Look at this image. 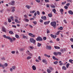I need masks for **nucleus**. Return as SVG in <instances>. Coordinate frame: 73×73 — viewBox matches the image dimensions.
I'll list each match as a JSON object with an SVG mask.
<instances>
[{
    "label": "nucleus",
    "mask_w": 73,
    "mask_h": 73,
    "mask_svg": "<svg viewBox=\"0 0 73 73\" xmlns=\"http://www.w3.org/2000/svg\"><path fill=\"white\" fill-rule=\"evenodd\" d=\"M68 2H72V0H67Z\"/></svg>",
    "instance_id": "338daca9"
},
{
    "label": "nucleus",
    "mask_w": 73,
    "mask_h": 73,
    "mask_svg": "<svg viewBox=\"0 0 73 73\" xmlns=\"http://www.w3.org/2000/svg\"><path fill=\"white\" fill-rule=\"evenodd\" d=\"M12 69H13V70H15V69H16V66H13L12 67Z\"/></svg>",
    "instance_id": "58836bf2"
},
{
    "label": "nucleus",
    "mask_w": 73,
    "mask_h": 73,
    "mask_svg": "<svg viewBox=\"0 0 73 73\" xmlns=\"http://www.w3.org/2000/svg\"><path fill=\"white\" fill-rule=\"evenodd\" d=\"M50 22V21H46L44 23V24H45V25H47L48 24H49Z\"/></svg>",
    "instance_id": "9b49d317"
},
{
    "label": "nucleus",
    "mask_w": 73,
    "mask_h": 73,
    "mask_svg": "<svg viewBox=\"0 0 73 73\" xmlns=\"http://www.w3.org/2000/svg\"><path fill=\"white\" fill-rule=\"evenodd\" d=\"M48 17H51L52 16V14H49L48 15Z\"/></svg>",
    "instance_id": "a878e982"
},
{
    "label": "nucleus",
    "mask_w": 73,
    "mask_h": 73,
    "mask_svg": "<svg viewBox=\"0 0 73 73\" xmlns=\"http://www.w3.org/2000/svg\"><path fill=\"white\" fill-rule=\"evenodd\" d=\"M23 38H26V39H27V40H28V37L25 36H23Z\"/></svg>",
    "instance_id": "412c9836"
},
{
    "label": "nucleus",
    "mask_w": 73,
    "mask_h": 73,
    "mask_svg": "<svg viewBox=\"0 0 73 73\" xmlns=\"http://www.w3.org/2000/svg\"><path fill=\"white\" fill-rule=\"evenodd\" d=\"M29 27H30V28H33V27L32 25H29Z\"/></svg>",
    "instance_id": "680f3d73"
},
{
    "label": "nucleus",
    "mask_w": 73,
    "mask_h": 73,
    "mask_svg": "<svg viewBox=\"0 0 73 73\" xmlns=\"http://www.w3.org/2000/svg\"><path fill=\"white\" fill-rule=\"evenodd\" d=\"M42 61L43 63H45V64L46 65L47 64V61H46V60H44V59H43L42 60Z\"/></svg>",
    "instance_id": "f8f14e48"
},
{
    "label": "nucleus",
    "mask_w": 73,
    "mask_h": 73,
    "mask_svg": "<svg viewBox=\"0 0 73 73\" xmlns=\"http://www.w3.org/2000/svg\"><path fill=\"white\" fill-rule=\"evenodd\" d=\"M8 21L9 23H11V19H8Z\"/></svg>",
    "instance_id": "603ef678"
},
{
    "label": "nucleus",
    "mask_w": 73,
    "mask_h": 73,
    "mask_svg": "<svg viewBox=\"0 0 73 73\" xmlns=\"http://www.w3.org/2000/svg\"><path fill=\"white\" fill-rule=\"evenodd\" d=\"M26 53L28 54L29 56H33V54H32L29 51V50H27V52H26Z\"/></svg>",
    "instance_id": "423d86ee"
},
{
    "label": "nucleus",
    "mask_w": 73,
    "mask_h": 73,
    "mask_svg": "<svg viewBox=\"0 0 73 73\" xmlns=\"http://www.w3.org/2000/svg\"><path fill=\"white\" fill-rule=\"evenodd\" d=\"M50 36L52 37V38H55L54 37V35H52V34H50Z\"/></svg>",
    "instance_id": "393cba45"
},
{
    "label": "nucleus",
    "mask_w": 73,
    "mask_h": 73,
    "mask_svg": "<svg viewBox=\"0 0 73 73\" xmlns=\"http://www.w3.org/2000/svg\"><path fill=\"white\" fill-rule=\"evenodd\" d=\"M62 69H63V70H66V67H65V66H63L62 67Z\"/></svg>",
    "instance_id": "72a5a7b5"
},
{
    "label": "nucleus",
    "mask_w": 73,
    "mask_h": 73,
    "mask_svg": "<svg viewBox=\"0 0 73 73\" xmlns=\"http://www.w3.org/2000/svg\"><path fill=\"white\" fill-rule=\"evenodd\" d=\"M52 58L54 60H58V59H57L56 58V57H55V56H53L52 57Z\"/></svg>",
    "instance_id": "bb28decb"
},
{
    "label": "nucleus",
    "mask_w": 73,
    "mask_h": 73,
    "mask_svg": "<svg viewBox=\"0 0 73 73\" xmlns=\"http://www.w3.org/2000/svg\"><path fill=\"white\" fill-rule=\"evenodd\" d=\"M31 37H36V35H33V34H32V36H31Z\"/></svg>",
    "instance_id": "ea45409f"
},
{
    "label": "nucleus",
    "mask_w": 73,
    "mask_h": 73,
    "mask_svg": "<svg viewBox=\"0 0 73 73\" xmlns=\"http://www.w3.org/2000/svg\"><path fill=\"white\" fill-rule=\"evenodd\" d=\"M11 38V39H12V41H10V42H13V41H15L16 40V38H15V37H13V38Z\"/></svg>",
    "instance_id": "ddd939ff"
},
{
    "label": "nucleus",
    "mask_w": 73,
    "mask_h": 73,
    "mask_svg": "<svg viewBox=\"0 0 73 73\" xmlns=\"http://www.w3.org/2000/svg\"><path fill=\"white\" fill-rule=\"evenodd\" d=\"M46 48L47 49H49L50 50V49H52V47L50 46L47 45L46 46Z\"/></svg>",
    "instance_id": "0eeeda50"
},
{
    "label": "nucleus",
    "mask_w": 73,
    "mask_h": 73,
    "mask_svg": "<svg viewBox=\"0 0 73 73\" xmlns=\"http://www.w3.org/2000/svg\"><path fill=\"white\" fill-rule=\"evenodd\" d=\"M31 42L33 43L34 44H35L36 43V40H34V38H31L30 39Z\"/></svg>",
    "instance_id": "7ed1b4c3"
},
{
    "label": "nucleus",
    "mask_w": 73,
    "mask_h": 73,
    "mask_svg": "<svg viewBox=\"0 0 73 73\" xmlns=\"http://www.w3.org/2000/svg\"><path fill=\"white\" fill-rule=\"evenodd\" d=\"M63 21L66 24V23H67V22H66V21L65 19Z\"/></svg>",
    "instance_id": "4d7b16f0"
},
{
    "label": "nucleus",
    "mask_w": 73,
    "mask_h": 73,
    "mask_svg": "<svg viewBox=\"0 0 73 73\" xmlns=\"http://www.w3.org/2000/svg\"><path fill=\"white\" fill-rule=\"evenodd\" d=\"M36 13L38 15H40V12H39V11H36Z\"/></svg>",
    "instance_id": "2f4dec72"
},
{
    "label": "nucleus",
    "mask_w": 73,
    "mask_h": 73,
    "mask_svg": "<svg viewBox=\"0 0 73 73\" xmlns=\"http://www.w3.org/2000/svg\"><path fill=\"white\" fill-rule=\"evenodd\" d=\"M10 19H11V20H12V21H13V20H14V19H13V16L11 17Z\"/></svg>",
    "instance_id": "c85d7f7f"
},
{
    "label": "nucleus",
    "mask_w": 73,
    "mask_h": 73,
    "mask_svg": "<svg viewBox=\"0 0 73 73\" xmlns=\"http://www.w3.org/2000/svg\"><path fill=\"white\" fill-rule=\"evenodd\" d=\"M52 11L54 13H56V14H57V13H56V9H53Z\"/></svg>",
    "instance_id": "4be33fe9"
},
{
    "label": "nucleus",
    "mask_w": 73,
    "mask_h": 73,
    "mask_svg": "<svg viewBox=\"0 0 73 73\" xmlns=\"http://www.w3.org/2000/svg\"><path fill=\"white\" fill-rule=\"evenodd\" d=\"M72 61H73V60L70 59L69 60V62H70V63H71V64H73V62Z\"/></svg>",
    "instance_id": "cd10ccee"
},
{
    "label": "nucleus",
    "mask_w": 73,
    "mask_h": 73,
    "mask_svg": "<svg viewBox=\"0 0 73 73\" xmlns=\"http://www.w3.org/2000/svg\"><path fill=\"white\" fill-rule=\"evenodd\" d=\"M30 49H34V47L33 46H30Z\"/></svg>",
    "instance_id": "4c0bfd02"
},
{
    "label": "nucleus",
    "mask_w": 73,
    "mask_h": 73,
    "mask_svg": "<svg viewBox=\"0 0 73 73\" xmlns=\"http://www.w3.org/2000/svg\"><path fill=\"white\" fill-rule=\"evenodd\" d=\"M50 24L51 26L53 27L54 28H56V22H52L50 23Z\"/></svg>",
    "instance_id": "f257e3e1"
},
{
    "label": "nucleus",
    "mask_w": 73,
    "mask_h": 73,
    "mask_svg": "<svg viewBox=\"0 0 73 73\" xmlns=\"http://www.w3.org/2000/svg\"><path fill=\"white\" fill-rule=\"evenodd\" d=\"M4 65L5 66V67H7V66H8V64L7 63H6L4 64Z\"/></svg>",
    "instance_id": "5fc2aeb1"
},
{
    "label": "nucleus",
    "mask_w": 73,
    "mask_h": 73,
    "mask_svg": "<svg viewBox=\"0 0 73 73\" xmlns=\"http://www.w3.org/2000/svg\"><path fill=\"white\" fill-rule=\"evenodd\" d=\"M60 30H62L63 29V28L62 27H60L59 28Z\"/></svg>",
    "instance_id": "6e6d98bb"
},
{
    "label": "nucleus",
    "mask_w": 73,
    "mask_h": 73,
    "mask_svg": "<svg viewBox=\"0 0 73 73\" xmlns=\"http://www.w3.org/2000/svg\"><path fill=\"white\" fill-rule=\"evenodd\" d=\"M11 53L12 54H15V51H12L11 52Z\"/></svg>",
    "instance_id": "bf43d9fd"
},
{
    "label": "nucleus",
    "mask_w": 73,
    "mask_h": 73,
    "mask_svg": "<svg viewBox=\"0 0 73 73\" xmlns=\"http://www.w3.org/2000/svg\"><path fill=\"white\" fill-rule=\"evenodd\" d=\"M61 52H62V53H64V50L62 49L61 50Z\"/></svg>",
    "instance_id": "0e129e2a"
},
{
    "label": "nucleus",
    "mask_w": 73,
    "mask_h": 73,
    "mask_svg": "<svg viewBox=\"0 0 73 73\" xmlns=\"http://www.w3.org/2000/svg\"><path fill=\"white\" fill-rule=\"evenodd\" d=\"M33 24H35V25H36V24H37V22L35 21L33 22Z\"/></svg>",
    "instance_id": "79ce46f5"
},
{
    "label": "nucleus",
    "mask_w": 73,
    "mask_h": 73,
    "mask_svg": "<svg viewBox=\"0 0 73 73\" xmlns=\"http://www.w3.org/2000/svg\"><path fill=\"white\" fill-rule=\"evenodd\" d=\"M20 50L21 51H23V50H24V49L23 48H21V49H20Z\"/></svg>",
    "instance_id": "774afa93"
},
{
    "label": "nucleus",
    "mask_w": 73,
    "mask_h": 73,
    "mask_svg": "<svg viewBox=\"0 0 73 73\" xmlns=\"http://www.w3.org/2000/svg\"><path fill=\"white\" fill-rule=\"evenodd\" d=\"M50 7L51 8H55V6H54V5H50Z\"/></svg>",
    "instance_id": "7c9ffc66"
},
{
    "label": "nucleus",
    "mask_w": 73,
    "mask_h": 73,
    "mask_svg": "<svg viewBox=\"0 0 73 73\" xmlns=\"http://www.w3.org/2000/svg\"><path fill=\"white\" fill-rule=\"evenodd\" d=\"M41 19L42 20H46V16L42 17Z\"/></svg>",
    "instance_id": "6e6552de"
},
{
    "label": "nucleus",
    "mask_w": 73,
    "mask_h": 73,
    "mask_svg": "<svg viewBox=\"0 0 73 73\" xmlns=\"http://www.w3.org/2000/svg\"><path fill=\"white\" fill-rule=\"evenodd\" d=\"M26 7L27 8V9H29V8H31V6L29 5H26Z\"/></svg>",
    "instance_id": "4468645a"
},
{
    "label": "nucleus",
    "mask_w": 73,
    "mask_h": 73,
    "mask_svg": "<svg viewBox=\"0 0 73 73\" xmlns=\"http://www.w3.org/2000/svg\"><path fill=\"white\" fill-rule=\"evenodd\" d=\"M66 1H65L64 2H62V4H63V5L66 4Z\"/></svg>",
    "instance_id": "8fccbe9b"
},
{
    "label": "nucleus",
    "mask_w": 73,
    "mask_h": 73,
    "mask_svg": "<svg viewBox=\"0 0 73 73\" xmlns=\"http://www.w3.org/2000/svg\"><path fill=\"white\" fill-rule=\"evenodd\" d=\"M36 1L37 2V3H40V0H36Z\"/></svg>",
    "instance_id": "c03bdc74"
},
{
    "label": "nucleus",
    "mask_w": 73,
    "mask_h": 73,
    "mask_svg": "<svg viewBox=\"0 0 73 73\" xmlns=\"http://www.w3.org/2000/svg\"><path fill=\"white\" fill-rule=\"evenodd\" d=\"M40 23H42V22H43V20L42 19H40Z\"/></svg>",
    "instance_id": "052dcab7"
},
{
    "label": "nucleus",
    "mask_w": 73,
    "mask_h": 73,
    "mask_svg": "<svg viewBox=\"0 0 73 73\" xmlns=\"http://www.w3.org/2000/svg\"><path fill=\"white\" fill-rule=\"evenodd\" d=\"M46 7H47V8H49V7H50V6L48 4H47L46 5Z\"/></svg>",
    "instance_id": "a19ab883"
},
{
    "label": "nucleus",
    "mask_w": 73,
    "mask_h": 73,
    "mask_svg": "<svg viewBox=\"0 0 73 73\" xmlns=\"http://www.w3.org/2000/svg\"><path fill=\"white\" fill-rule=\"evenodd\" d=\"M57 63H58V62L57 61H55L54 62V64H57Z\"/></svg>",
    "instance_id": "a18cd8bd"
},
{
    "label": "nucleus",
    "mask_w": 73,
    "mask_h": 73,
    "mask_svg": "<svg viewBox=\"0 0 73 73\" xmlns=\"http://www.w3.org/2000/svg\"><path fill=\"white\" fill-rule=\"evenodd\" d=\"M32 68H33V70H35L36 69V67L35 66H32Z\"/></svg>",
    "instance_id": "dca6fc26"
},
{
    "label": "nucleus",
    "mask_w": 73,
    "mask_h": 73,
    "mask_svg": "<svg viewBox=\"0 0 73 73\" xmlns=\"http://www.w3.org/2000/svg\"><path fill=\"white\" fill-rule=\"evenodd\" d=\"M45 1L46 3H49V0H45Z\"/></svg>",
    "instance_id": "de8ad7c7"
},
{
    "label": "nucleus",
    "mask_w": 73,
    "mask_h": 73,
    "mask_svg": "<svg viewBox=\"0 0 73 73\" xmlns=\"http://www.w3.org/2000/svg\"><path fill=\"white\" fill-rule=\"evenodd\" d=\"M47 71L48 73H51V72H52L51 70H50V69H48L47 70Z\"/></svg>",
    "instance_id": "6ab92c4d"
},
{
    "label": "nucleus",
    "mask_w": 73,
    "mask_h": 73,
    "mask_svg": "<svg viewBox=\"0 0 73 73\" xmlns=\"http://www.w3.org/2000/svg\"><path fill=\"white\" fill-rule=\"evenodd\" d=\"M54 55H55L56 56H57L58 55V52H54L53 53Z\"/></svg>",
    "instance_id": "b1692460"
},
{
    "label": "nucleus",
    "mask_w": 73,
    "mask_h": 73,
    "mask_svg": "<svg viewBox=\"0 0 73 73\" xmlns=\"http://www.w3.org/2000/svg\"><path fill=\"white\" fill-rule=\"evenodd\" d=\"M36 41H42V39L40 37L38 36L37 38L36 39Z\"/></svg>",
    "instance_id": "39448f33"
},
{
    "label": "nucleus",
    "mask_w": 73,
    "mask_h": 73,
    "mask_svg": "<svg viewBox=\"0 0 73 73\" xmlns=\"http://www.w3.org/2000/svg\"><path fill=\"white\" fill-rule=\"evenodd\" d=\"M38 60H39L41 61V57H40V56H38Z\"/></svg>",
    "instance_id": "49530a36"
},
{
    "label": "nucleus",
    "mask_w": 73,
    "mask_h": 73,
    "mask_svg": "<svg viewBox=\"0 0 73 73\" xmlns=\"http://www.w3.org/2000/svg\"><path fill=\"white\" fill-rule=\"evenodd\" d=\"M18 20H17V19H15V22H16V23H17V22L18 21Z\"/></svg>",
    "instance_id": "e2e57ef3"
},
{
    "label": "nucleus",
    "mask_w": 73,
    "mask_h": 73,
    "mask_svg": "<svg viewBox=\"0 0 73 73\" xmlns=\"http://www.w3.org/2000/svg\"><path fill=\"white\" fill-rule=\"evenodd\" d=\"M37 45L38 47H40L41 46V44L40 43H38Z\"/></svg>",
    "instance_id": "a211bd4d"
},
{
    "label": "nucleus",
    "mask_w": 73,
    "mask_h": 73,
    "mask_svg": "<svg viewBox=\"0 0 73 73\" xmlns=\"http://www.w3.org/2000/svg\"><path fill=\"white\" fill-rule=\"evenodd\" d=\"M44 56H46V57H48V58H49V57H50V55H47V54H44Z\"/></svg>",
    "instance_id": "aec40b11"
},
{
    "label": "nucleus",
    "mask_w": 73,
    "mask_h": 73,
    "mask_svg": "<svg viewBox=\"0 0 73 73\" xmlns=\"http://www.w3.org/2000/svg\"><path fill=\"white\" fill-rule=\"evenodd\" d=\"M25 21L26 22H28L29 21V20L25 18Z\"/></svg>",
    "instance_id": "c9c22d12"
},
{
    "label": "nucleus",
    "mask_w": 73,
    "mask_h": 73,
    "mask_svg": "<svg viewBox=\"0 0 73 73\" xmlns=\"http://www.w3.org/2000/svg\"><path fill=\"white\" fill-rule=\"evenodd\" d=\"M68 13H69V14H70V15H73V12L71 10L69 11H68Z\"/></svg>",
    "instance_id": "9d476101"
},
{
    "label": "nucleus",
    "mask_w": 73,
    "mask_h": 73,
    "mask_svg": "<svg viewBox=\"0 0 73 73\" xmlns=\"http://www.w3.org/2000/svg\"><path fill=\"white\" fill-rule=\"evenodd\" d=\"M60 12H64V10L62 9H60Z\"/></svg>",
    "instance_id": "13d9d810"
},
{
    "label": "nucleus",
    "mask_w": 73,
    "mask_h": 73,
    "mask_svg": "<svg viewBox=\"0 0 73 73\" xmlns=\"http://www.w3.org/2000/svg\"><path fill=\"white\" fill-rule=\"evenodd\" d=\"M15 2L14 1H11V3H9L8 4L9 5H15Z\"/></svg>",
    "instance_id": "20e7f679"
},
{
    "label": "nucleus",
    "mask_w": 73,
    "mask_h": 73,
    "mask_svg": "<svg viewBox=\"0 0 73 73\" xmlns=\"http://www.w3.org/2000/svg\"><path fill=\"white\" fill-rule=\"evenodd\" d=\"M3 36L4 38H7V39H8V40H10V41H12V39L11 38V37H10L9 36H7L5 35H3Z\"/></svg>",
    "instance_id": "f03ea898"
},
{
    "label": "nucleus",
    "mask_w": 73,
    "mask_h": 73,
    "mask_svg": "<svg viewBox=\"0 0 73 73\" xmlns=\"http://www.w3.org/2000/svg\"><path fill=\"white\" fill-rule=\"evenodd\" d=\"M64 8L66 9H68V7L66 6H65L64 7Z\"/></svg>",
    "instance_id": "864d4df0"
},
{
    "label": "nucleus",
    "mask_w": 73,
    "mask_h": 73,
    "mask_svg": "<svg viewBox=\"0 0 73 73\" xmlns=\"http://www.w3.org/2000/svg\"><path fill=\"white\" fill-rule=\"evenodd\" d=\"M0 67H2V68H3V69H4L5 68V67L4 66L3 64H1V63H0Z\"/></svg>",
    "instance_id": "f3484780"
},
{
    "label": "nucleus",
    "mask_w": 73,
    "mask_h": 73,
    "mask_svg": "<svg viewBox=\"0 0 73 73\" xmlns=\"http://www.w3.org/2000/svg\"><path fill=\"white\" fill-rule=\"evenodd\" d=\"M58 54H59V56H61V52H58Z\"/></svg>",
    "instance_id": "473e14b6"
},
{
    "label": "nucleus",
    "mask_w": 73,
    "mask_h": 73,
    "mask_svg": "<svg viewBox=\"0 0 73 73\" xmlns=\"http://www.w3.org/2000/svg\"><path fill=\"white\" fill-rule=\"evenodd\" d=\"M2 31L3 32H6V30H5V28L4 27H2Z\"/></svg>",
    "instance_id": "1a4fd4ad"
},
{
    "label": "nucleus",
    "mask_w": 73,
    "mask_h": 73,
    "mask_svg": "<svg viewBox=\"0 0 73 73\" xmlns=\"http://www.w3.org/2000/svg\"><path fill=\"white\" fill-rule=\"evenodd\" d=\"M70 64L69 63H68L66 65V67L67 68H68V67H69V66Z\"/></svg>",
    "instance_id": "c756f323"
},
{
    "label": "nucleus",
    "mask_w": 73,
    "mask_h": 73,
    "mask_svg": "<svg viewBox=\"0 0 73 73\" xmlns=\"http://www.w3.org/2000/svg\"><path fill=\"white\" fill-rule=\"evenodd\" d=\"M54 47L55 48V49H60V47L59 46H54Z\"/></svg>",
    "instance_id": "2eb2a0df"
},
{
    "label": "nucleus",
    "mask_w": 73,
    "mask_h": 73,
    "mask_svg": "<svg viewBox=\"0 0 73 73\" xmlns=\"http://www.w3.org/2000/svg\"><path fill=\"white\" fill-rule=\"evenodd\" d=\"M43 38L44 40H46V37H44Z\"/></svg>",
    "instance_id": "3c124183"
},
{
    "label": "nucleus",
    "mask_w": 73,
    "mask_h": 73,
    "mask_svg": "<svg viewBox=\"0 0 73 73\" xmlns=\"http://www.w3.org/2000/svg\"><path fill=\"white\" fill-rule=\"evenodd\" d=\"M33 34L32 33H30L29 34V36H30L31 37L32 36Z\"/></svg>",
    "instance_id": "09e8293b"
},
{
    "label": "nucleus",
    "mask_w": 73,
    "mask_h": 73,
    "mask_svg": "<svg viewBox=\"0 0 73 73\" xmlns=\"http://www.w3.org/2000/svg\"><path fill=\"white\" fill-rule=\"evenodd\" d=\"M31 56H29L27 58V60H29V59H31Z\"/></svg>",
    "instance_id": "37998d69"
},
{
    "label": "nucleus",
    "mask_w": 73,
    "mask_h": 73,
    "mask_svg": "<svg viewBox=\"0 0 73 73\" xmlns=\"http://www.w3.org/2000/svg\"><path fill=\"white\" fill-rule=\"evenodd\" d=\"M49 69H50V70H53V68L51 67H49Z\"/></svg>",
    "instance_id": "e433bc0d"
},
{
    "label": "nucleus",
    "mask_w": 73,
    "mask_h": 73,
    "mask_svg": "<svg viewBox=\"0 0 73 73\" xmlns=\"http://www.w3.org/2000/svg\"><path fill=\"white\" fill-rule=\"evenodd\" d=\"M70 41L72 42H73V38H71L70 39Z\"/></svg>",
    "instance_id": "69168bd1"
},
{
    "label": "nucleus",
    "mask_w": 73,
    "mask_h": 73,
    "mask_svg": "<svg viewBox=\"0 0 73 73\" xmlns=\"http://www.w3.org/2000/svg\"><path fill=\"white\" fill-rule=\"evenodd\" d=\"M15 37L17 38H19V35H15Z\"/></svg>",
    "instance_id": "f704fd0d"
},
{
    "label": "nucleus",
    "mask_w": 73,
    "mask_h": 73,
    "mask_svg": "<svg viewBox=\"0 0 73 73\" xmlns=\"http://www.w3.org/2000/svg\"><path fill=\"white\" fill-rule=\"evenodd\" d=\"M9 33H10V34H11V35H13L14 34L13 32L11 31H9Z\"/></svg>",
    "instance_id": "5701e85b"
}]
</instances>
